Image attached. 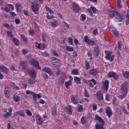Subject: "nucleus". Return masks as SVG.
I'll use <instances>...</instances> for the list:
<instances>
[{
    "label": "nucleus",
    "instance_id": "1",
    "mask_svg": "<svg viewBox=\"0 0 129 129\" xmlns=\"http://www.w3.org/2000/svg\"><path fill=\"white\" fill-rule=\"evenodd\" d=\"M109 15L111 18H114V20L117 23H119V22H122L123 18L119 13L115 11L114 9H113L111 6L109 7Z\"/></svg>",
    "mask_w": 129,
    "mask_h": 129
},
{
    "label": "nucleus",
    "instance_id": "2",
    "mask_svg": "<svg viewBox=\"0 0 129 129\" xmlns=\"http://www.w3.org/2000/svg\"><path fill=\"white\" fill-rule=\"evenodd\" d=\"M31 10L35 14H37L38 12H39V2L37 1H35L32 3Z\"/></svg>",
    "mask_w": 129,
    "mask_h": 129
},
{
    "label": "nucleus",
    "instance_id": "3",
    "mask_svg": "<svg viewBox=\"0 0 129 129\" xmlns=\"http://www.w3.org/2000/svg\"><path fill=\"white\" fill-rule=\"evenodd\" d=\"M128 83L124 82L120 86L121 92L125 93V94H127V91H128Z\"/></svg>",
    "mask_w": 129,
    "mask_h": 129
},
{
    "label": "nucleus",
    "instance_id": "4",
    "mask_svg": "<svg viewBox=\"0 0 129 129\" xmlns=\"http://www.w3.org/2000/svg\"><path fill=\"white\" fill-rule=\"evenodd\" d=\"M105 53L106 54L105 59L109 60L110 62L114 61V55L112 54V52L106 51Z\"/></svg>",
    "mask_w": 129,
    "mask_h": 129
},
{
    "label": "nucleus",
    "instance_id": "5",
    "mask_svg": "<svg viewBox=\"0 0 129 129\" xmlns=\"http://www.w3.org/2000/svg\"><path fill=\"white\" fill-rule=\"evenodd\" d=\"M84 41L87 42V44L88 45H90V46H96V43H95V41L93 40H91L89 39V38H88V36H85L84 37Z\"/></svg>",
    "mask_w": 129,
    "mask_h": 129
},
{
    "label": "nucleus",
    "instance_id": "6",
    "mask_svg": "<svg viewBox=\"0 0 129 129\" xmlns=\"http://www.w3.org/2000/svg\"><path fill=\"white\" fill-rule=\"evenodd\" d=\"M31 65L34 67V68H36L37 70H39L40 69V66H39V62L38 61L33 59L30 62Z\"/></svg>",
    "mask_w": 129,
    "mask_h": 129
},
{
    "label": "nucleus",
    "instance_id": "7",
    "mask_svg": "<svg viewBox=\"0 0 129 129\" xmlns=\"http://www.w3.org/2000/svg\"><path fill=\"white\" fill-rule=\"evenodd\" d=\"M108 77L109 78H113L115 80H117L118 79V75L116 74V73L113 72H110L108 74Z\"/></svg>",
    "mask_w": 129,
    "mask_h": 129
},
{
    "label": "nucleus",
    "instance_id": "8",
    "mask_svg": "<svg viewBox=\"0 0 129 129\" xmlns=\"http://www.w3.org/2000/svg\"><path fill=\"white\" fill-rule=\"evenodd\" d=\"M71 100L73 104H77L78 103V96L77 95H72L71 98Z\"/></svg>",
    "mask_w": 129,
    "mask_h": 129
},
{
    "label": "nucleus",
    "instance_id": "9",
    "mask_svg": "<svg viewBox=\"0 0 129 129\" xmlns=\"http://www.w3.org/2000/svg\"><path fill=\"white\" fill-rule=\"evenodd\" d=\"M109 84V82L108 80H106L103 82V85L102 87V89L104 90V91H107L108 90V85Z\"/></svg>",
    "mask_w": 129,
    "mask_h": 129
},
{
    "label": "nucleus",
    "instance_id": "10",
    "mask_svg": "<svg viewBox=\"0 0 129 129\" xmlns=\"http://www.w3.org/2000/svg\"><path fill=\"white\" fill-rule=\"evenodd\" d=\"M73 9L75 13H79L80 12V7L75 2L73 3Z\"/></svg>",
    "mask_w": 129,
    "mask_h": 129
},
{
    "label": "nucleus",
    "instance_id": "11",
    "mask_svg": "<svg viewBox=\"0 0 129 129\" xmlns=\"http://www.w3.org/2000/svg\"><path fill=\"white\" fill-rule=\"evenodd\" d=\"M20 115V116H21V117H25L26 116V114H25V111L24 110H19L18 111L15 112L14 113V116H17V115Z\"/></svg>",
    "mask_w": 129,
    "mask_h": 129
},
{
    "label": "nucleus",
    "instance_id": "12",
    "mask_svg": "<svg viewBox=\"0 0 129 129\" xmlns=\"http://www.w3.org/2000/svg\"><path fill=\"white\" fill-rule=\"evenodd\" d=\"M35 47H37L38 49H42V50H44V49L47 47V46L44 43H38V42H35Z\"/></svg>",
    "mask_w": 129,
    "mask_h": 129
},
{
    "label": "nucleus",
    "instance_id": "13",
    "mask_svg": "<svg viewBox=\"0 0 129 129\" xmlns=\"http://www.w3.org/2000/svg\"><path fill=\"white\" fill-rule=\"evenodd\" d=\"M8 112H7V113H4L3 115V116L5 118H8L9 116H12V112H13V108L12 107H10L9 109H8Z\"/></svg>",
    "mask_w": 129,
    "mask_h": 129
},
{
    "label": "nucleus",
    "instance_id": "14",
    "mask_svg": "<svg viewBox=\"0 0 129 129\" xmlns=\"http://www.w3.org/2000/svg\"><path fill=\"white\" fill-rule=\"evenodd\" d=\"M95 120L96 123H105L104 120L97 115H96Z\"/></svg>",
    "mask_w": 129,
    "mask_h": 129
},
{
    "label": "nucleus",
    "instance_id": "15",
    "mask_svg": "<svg viewBox=\"0 0 129 129\" xmlns=\"http://www.w3.org/2000/svg\"><path fill=\"white\" fill-rule=\"evenodd\" d=\"M96 96L99 101L102 100L103 99V94L101 93L100 91H98L96 93Z\"/></svg>",
    "mask_w": 129,
    "mask_h": 129
},
{
    "label": "nucleus",
    "instance_id": "16",
    "mask_svg": "<svg viewBox=\"0 0 129 129\" xmlns=\"http://www.w3.org/2000/svg\"><path fill=\"white\" fill-rule=\"evenodd\" d=\"M106 113L107 114L109 118L112 115V111L109 107H106L105 109Z\"/></svg>",
    "mask_w": 129,
    "mask_h": 129
},
{
    "label": "nucleus",
    "instance_id": "17",
    "mask_svg": "<svg viewBox=\"0 0 129 129\" xmlns=\"http://www.w3.org/2000/svg\"><path fill=\"white\" fill-rule=\"evenodd\" d=\"M36 120L37 124L38 125H41L43 123V119L39 115H37L36 117Z\"/></svg>",
    "mask_w": 129,
    "mask_h": 129
},
{
    "label": "nucleus",
    "instance_id": "18",
    "mask_svg": "<svg viewBox=\"0 0 129 129\" xmlns=\"http://www.w3.org/2000/svg\"><path fill=\"white\" fill-rule=\"evenodd\" d=\"M42 71L43 72H45L46 73H47L48 74H49V75H50L51 76H52V75H53V72L52 71H51V69H50L49 68H44L42 70Z\"/></svg>",
    "mask_w": 129,
    "mask_h": 129
},
{
    "label": "nucleus",
    "instance_id": "19",
    "mask_svg": "<svg viewBox=\"0 0 129 129\" xmlns=\"http://www.w3.org/2000/svg\"><path fill=\"white\" fill-rule=\"evenodd\" d=\"M29 75L32 78L36 77L37 76V72L34 70H31L29 72Z\"/></svg>",
    "mask_w": 129,
    "mask_h": 129
},
{
    "label": "nucleus",
    "instance_id": "20",
    "mask_svg": "<svg viewBox=\"0 0 129 129\" xmlns=\"http://www.w3.org/2000/svg\"><path fill=\"white\" fill-rule=\"evenodd\" d=\"M94 53L95 54V57L97 58L98 57V56H99V48L98 46H95L94 47Z\"/></svg>",
    "mask_w": 129,
    "mask_h": 129
},
{
    "label": "nucleus",
    "instance_id": "21",
    "mask_svg": "<svg viewBox=\"0 0 129 129\" xmlns=\"http://www.w3.org/2000/svg\"><path fill=\"white\" fill-rule=\"evenodd\" d=\"M104 124H105V123H96L95 125L96 129H105Z\"/></svg>",
    "mask_w": 129,
    "mask_h": 129
},
{
    "label": "nucleus",
    "instance_id": "22",
    "mask_svg": "<svg viewBox=\"0 0 129 129\" xmlns=\"http://www.w3.org/2000/svg\"><path fill=\"white\" fill-rule=\"evenodd\" d=\"M89 74H90V75H92V76H96L97 74V71L94 69H92L89 71Z\"/></svg>",
    "mask_w": 129,
    "mask_h": 129
},
{
    "label": "nucleus",
    "instance_id": "23",
    "mask_svg": "<svg viewBox=\"0 0 129 129\" xmlns=\"http://www.w3.org/2000/svg\"><path fill=\"white\" fill-rule=\"evenodd\" d=\"M0 70L2 72L5 73L6 74H8V72L9 71V70L5 66H1L0 67Z\"/></svg>",
    "mask_w": 129,
    "mask_h": 129
},
{
    "label": "nucleus",
    "instance_id": "24",
    "mask_svg": "<svg viewBox=\"0 0 129 129\" xmlns=\"http://www.w3.org/2000/svg\"><path fill=\"white\" fill-rule=\"evenodd\" d=\"M21 8H22V5H21L20 3L17 4L15 6V9H16L17 12H18L19 13H21L22 11Z\"/></svg>",
    "mask_w": 129,
    "mask_h": 129
},
{
    "label": "nucleus",
    "instance_id": "25",
    "mask_svg": "<svg viewBox=\"0 0 129 129\" xmlns=\"http://www.w3.org/2000/svg\"><path fill=\"white\" fill-rule=\"evenodd\" d=\"M11 93V91H10V89L8 88H5V91H4V93L5 94L6 97L7 98H9L10 97V93Z\"/></svg>",
    "mask_w": 129,
    "mask_h": 129
},
{
    "label": "nucleus",
    "instance_id": "26",
    "mask_svg": "<svg viewBox=\"0 0 129 129\" xmlns=\"http://www.w3.org/2000/svg\"><path fill=\"white\" fill-rule=\"evenodd\" d=\"M50 25L52 28H56V27H58V26H59V23L58 21L55 20L53 22H51Z\"/></svg>",
    "mask_w": 129,
    "mask_h": 129
},
{
    "label": "nucleus",
    "instance_id": "27",
    "mask_svg": "<svg viewBox=\"0 0 129 129\" xmlns=\"http://www.w3.org/2000/svg\"><path fill=\"white\" fill-rule=\"evenodd\" d=\"M65 109L68 111L69 114H72V107L71 106L68 105Z\"/></svg>",
    "mask_w": 129,
    "mask_h": 129
},
{
    "label": "nucleus",
    "instance_id": "28",
    "mask_svg": "<svg viewBox=\"0 0 129 129\" xmlns=\"http://www.w3.org/2000/svg\"><path fill=\"white\" fill-rule=\"evenodd\" d=\"M13 98L15 102H19V101L21 100V97L19 96L18 95H14Z\"/></svg>",
    "mask_w": 129,
    "mask_h": 129
},
{
    "label": "nucleus",
    "instance_id": "29",
    "mask_svg": "<svg viewBox=\"0 0 129 129\" xmlns=\"http://www.w3.org/2000/svg\"><path fill=\"white\" fill-rule=\"evenodd\" d=\"M89 82H90V84H89L90 87H93V84L94 85H96V81L94 79H92L90 80ZM92 83H93V84H92Z\"/></svg>",
    "mask_w": 129,
    "mask_h": 129
},
{
    "label": "nucleus",
    "instance_id": "30",
    "mask_svg": "<svg viewBox=\"0 0 129 129\" xmlns=\"http://www.w3.org/2000/svg\"><path fill=\"white\" fill-rule=\"evenodd\" d=\"M60 66V63H57L56 64L53 63L52 66L53 69L54 70H57V69H59V67Z\"/></svg>",
    "mask_w": 129,
    "mask_h": 129
},
{
    "label": "nucleus",
    "instance_id": "31",
    "mask_svg": "<svg viewBox=\"0 0 129 129\" xmlns=\"http://www.w3.org/2000/svg\"><path fill=\"white\" fill-rule=\"evenodd\" d=\"M77 109L79 112H81V111H83V106L78 104L77 107Z\"/></svg>",
    "mask_w": 129,
    "mask_h": 129
},
{
    "label": "nucleus",
    "instance_id": "32",
    "mask_svg": "<svg viewBox=\"0 0 129 129\" xmlns=\"http://www.w3.org/2000/svg\"><path fill=\"white\" fill-rule=\"evenodd\" d=\"M32 96L35 100H37V97L38 98H41V97H42V96H41V95L39 94H36L35 93H33V94H32Z\"/></svg>",
    "mask_w": 129,
    "mask_h": 129
},
{
    "label": "nucleus",
    "instance_id": "33",
    "mask_svg": "<svg viewBox=\"0 0 129 129\" xmlns=\"http://www.w3.org/2000/svg\"><path fill=\"white\" fill-rule=\"evenodd\" d=\"M13 41L16 46H19V45H20V41L17 38H13Z\"/></svg>",
    "mask_w": 129,
    "mask_h": 129
},
{
    "label": "nucleus",
    "instance_id": "34",
    "mask_svg": "<svg viewBox=\"0 0 129 129\" xmlns=\"http://www.w3.org/2000/svg\"><path fill=\"white\" fill-rule=\"evenodd\" d=\"M7 36L11 38V39L14 38V34H13V32L12 31H7Z\"/></svg>",
    "mask_w": 129,
    "mask_h": 129
},
{
    "label": "nucleus",
    "instance_id": "35",
    "mask_svg": "<svg viewBox=\"0 0 129 129\" xmlns=\"http://www.w3.org/2000/svg\"><path fill=\"white\" fill-rule=\"evenodd\" d=\"M51 111L52 114H53V115H56V114H57V108H56V106H53Z\"/></svg>",
    "mask_w": 129,
    "mask_h": 129
},
{
    "label": "nucleus",
    "instance_id": "36",
    "mask_svg": "<svg viewBox=\"0 0 129 129\" xmlns=\"http://www.w3.org/2000/svg\"><path fill=\"white\" fill-rule=\"evenodd\" d=\"M122 95L120 96H118V98L119 99H121L122 100L123 99V98H124V97H125L126 96V94H125V93L123 92H121Z\"/></svg>",
    "mask_w": 129,
    "mask_h": 129
},
{
    "label": "nucleus",
    "instance_id": "37",
    "mask_svg": "<svg viewBox=\"0 0 129 129\" xmlns=\"http://www.w3.org/2000/svg\"><path fill=\"white\" fill-rule=\"evenodd\" d=\"M74 80L76 82L77 84H81V82H80V81H81V79H80V78L77 77H75Z\"/></svg>",
    "mask_w": 129,
    "mask_h": 129
},
{
    "label": "nucleus",
    "instance_id": "38",
    "mask_svg": "<svg viewBox=\"0 0 129 129\" xmlns=\"http://www.w3.org/2000/svg\"><path fill=\"white\" fill-rule=\"evenodd\" d=\"M35 82V78L30 77V79H29L28 83L32 85V84H34Z\"/></svg>",
    "mask_w": 129,
    "mask_h": 129
},
{
    "label": "nucleus",
    "instance_id": "39",
    "mask_svg": "<svg viewBox=\"0 0 129 129\" xmlns=\"http://www.w3.org/2000/svg\"><path fill=\"white\" fill-rule=\"evenodd\" d=\"M71 84H72V83L71 81H69L68 82H66L65 85L67 89L69 88V86H71Z\"/></svg>",
    "mask_w": 129,
    "mask_h": 129
},
{
    "label": "nucleus",
    "instance_id": "40",
    "mask_svg": "<svg viewBox=\"0 0 129 129\" xmlns=\"http://www.w3.org/2000/svg\"><path fill=\"white\" fill-rule=\"evenodd\" d=\"M66 49H67V51H68V52H72L74 51V48L71 46H67L66 47Z\"/></svg>",
    "mask_w": 129,
    "mask_h": 129
},
{
    "label": "nucleus",
    "instance_id": "41",
    "mask_svg": "<svg viewBox=\"0 0 129 129\" xmlns=\"http://www.w3.org/2000/svg\"><path fill=\"white\" fill-rule=\"evenodd\" d=\"M123 76L124 78H129V72H123L122 73Z\"/></svg>",
    "mask_w": 129,
    "mask_h": 129
},
{
    "label": "nucleus",
    "instance_id": "42",
    "mask_svg": "<svg viewBox=\"0 0 129 129\" xmlns=\"http://www.w3.org/2000/svg\"><path fill=\"white\" fill-rule=\"evenodd\" d=\"M72 74L73 75H78L79 72L77 70L74 69L72 71Z\"/></svg>",
    "mask_w": 129,
    "mask_h": 129
},
{
    "label": "nucleus",
    "instance_id": "43",
    "mask_svg": "<svg viewBox=\"0 0 129 129\" xmlns=\"http://www.w3.org/2000/svg\"><path fill=\"white\" fill-rule=\"evenodd\" d=\"M34 25H35V30L37 33H40V28L38 26L37 23H36V22H34Z\"/></svg>",
    "mask_w": 129,
    "mask_h": 129
},
{
    "label": "nucleus",
    "instance_id": "44",
    "mask_svg": "<svg viewBox=\"0 0 129 129\" xmlns=\"http://www.w3.org/2000/svg\"><path fill=\"white\" fill-rule=\"evenodd\" d=\"M89 68H90V64H89V62H88V61H86L85 62L86 70H89Z\"/></svg>",
    "mask_w": 129,
    "mask_h": 129
},
{
    "label": "nucleus",
    "instance_id": "45",
    "mask_svg": "<svg viewBox=\"0 0 129 129\" xmlns=\"http://www.w3.org/2000/svg\"><path fill=\"white\" fill-rule=\"evenodd\" d=\"M11 85H12L14 89H15V90H20V88L18 86H16V85H15V83H11Z\"/></svg>",
    "mask_w": 129,
    "mask_h": 129
},
{
    "label": "nucleus",
    "instance_id": "46",
    "mask_svg": "<svg viewBox=\"0 0 129 129\" xmlns=\"http://www.w3.org/2000/svg\"><path fill=\"white\" fill-rule=\"evenodd\" d=\"M63 26L64 28H67V29H70V26L66 22H63Z\"/></svg>",
    "mask_w": 129,
    "mask_h": 129
},
{
    "label": "nucleus",
    "instance_id": "47",
    "mask_svg": "<svg viewBox=\"0 0 129 129\" xmlns=\"http://www.w3.org/2000/svg\"><path fill=\"white\" fill-rule=\"evenodd\" d=\"M111 32L113 33L114 36H118V31L116 30V29H114L113 30H111Z\"/></svg>",
    "mask_w": 129,
    "mask_h": 129
},
{
    "label": "nucleus",
    "instance_id": "48",
    "mask_svg": "<svg viewBox=\"0 0 129 129\" xmlns=\"http://www.w3.org/2000/svg\"><path fill=\"white\" fill-rule=\"evenodd\" d=\"M58 83L59 84H64V79L62 77L58 78Z\"/></svg>",
    "mask_w": 129,
    "mask_h": 129
},
{
    "label": "nucleus",
    "instance_id": "49",
    "mask_svg": "<svg viewBox=\"0 0 129 129\" xmlns=\"http://www.w3.org/2000/svg\"><path fill=\"white\" fill-rule=\"evenodd\" d=\"M21 38L23 40V41L26 43L27 41L28 40V38H27V37L26 36H25V35L21 34Z\"/></svg>",
    "mask_w": 129,
    "mask_h": 129
},
{
    "label": "nucleus",
    "instance_id": "50",
    "mask_svg": "<svg viewBox=\"0 0 129 129\" xmlns=\"http://www.w3.org/2000/svg\"><path fill=\"white\" fill-rule=\"evenodd\" d=\"M26 113L28 115H29V116H32V112H31V111H30L29 109H27L25 110Z\"/></svg>",
    "mask_w": 129,
    "mask_h": 129
},
{
    "label": "nucleus",
    "instance_id": "51",
    "mask_svg": "<svg viewBox=\"0 0 129 129\" xmlns=\"http://www.w3.org/2000/svg\"><path fill=\"white\" fill-rule=\"evenodd\" d=\"M81 121L83 124H85V123H86V119H85V117H82Z\"/></svg>",
    "mask_w": 129,
    "mask_h": 129
},
{
    "label": "nucleus",
    "instance_id": "52",
    "mask_svg": "<svg viewBox=\"0 0 129 129\" xmlns=\"http://www.w3.org/2000/svg\"><path fill=\"white\" fill-rule=\"evenodd\" d=\"M80 18H81V21H85V20H86V16L84 14H82Z\"/></svg>",
    "mask_w": 129,
    "mask_h": 129
},
{
    "label": "nucleus",
    "instance_id": "53",
    "mask_svg": "<svg viewBox=\"0 0 129 129\" xmlns=\"http://www.w3.org/2000/svg\"><path fill=\"white\" fill-rule=\"evenodd\" d=\"M3 26L4 27H5V28H7V29H10V30H12V28H11V26H10V25H9V24L8 23H6L4 24Z\"/></svg>",
    "mask_w": 129,
    "mask_h": 129
},
{
    "label": "nucleus",
    "instance_id": "54",
    "mask_svg": "<svg viewBox=\"0 0 129 129\" xmlns=\"http://www.w3.org/2000/svg\"><path fill=\"white\" fill-rule=\"evenodd\" d=\"M68 43L69 44V45H72V44H73V41L72 40V38L71 37H69L68 38Z\"/></svg>",
    "mask_w": 129,
    "mask_h": 129
},
{
    "label": "nucleus",
    "instance_id": "55",
    "mask_svg": "<svg viewBox=\"0 0 129 129\" xmlns=\"http://www.w3.org/2000/svg\"><path fill=\"white\" fill-rule=\"evenodd\" d=\"M126 25H127L129 24V15L128 14H126Z\"/></svg>",
    "mask_w": 129,
    "mask_h": 129
},
{
    "label": "nucleus",
    "instance_id": "56",
    "mask_svg": "<svg viewBox=\"0 0 129 129\" xmlns=\"http://www.w3.org/2000/svg\"><path fill=\"white\" fill-rule=\"evenodd\" d=\"M20 66L21 68H23V69H25V62L24 61H20Z\"/></svg>",
    "mask_w": 129,
    "mask_h": 129
},
{
    "label": "nucleus",
    "instance_id": "57",
    "mask_svg": "<svg viewBox=\"0 0 129 129\" xmlns=\"http://www.w3.org/2000/svg\"><path fill=\"white\" fill-rule=\"evenodd\" d=\"M85 96L86 97H89V94L88 93V91L86 89H85Z\"/></svg>",
    "mask_w": 129,
    "mask_h": 129
},
{
    "label": "nucleus",
    "instance_id": "58",
    "mask_svg": "<svg viewBox=\"0 0 129 129\" xmlns=\"http://www.w3.org/2000/svg\"><path fill=\"white\" fill-rule=\"evenodd\" d=\"M22 53L23 55H26V54L29 53V50L28 49H22Z\"/></svg>",
    "mask_w": 129,
    "mask_h": 129
},
{
    "label": "nucleus",
    "instance_id": "59",
    "mask_svg": "<svg viewBox=\"0 0 129 129\" xmlns=\"http://www.w3.org/2000/svg\"><path fill=\"white\" fill-rule=\"evenodd\" d=\"M91 10H92V11L94 14H95V13H96V12H97V10H96V8H95L94 7L91 8Z\"/></svg>",
    "mask_w": 129,
    "mask_h": 129
},
{
    "label": "nucleus",
    "instance_id": "60",
    "mask_svg": "<svg viewBox=\"0 0 129 129\" xmlns=\"http://www.w3.org/2000/svg\"><path fill=\"white\" fill-rule=\"evenodd\" d=\"M46 18L48 19V20H51V19H53V16H50L49 15V13H46Z\"/></svg>",
    "mask_w": 129,
    "mask_h": 129
},
{
    "label": "nucleus",
    "instance_id": "61",
    "mask_svg": "<svg viewBox=\"0 0 129 129\" xmlns=\"http://www.w3.org/2000/svg\"><path fill=\"white\" fill-rule=\"evenodd\" d=\"M33 94H34V92H32L31 91H30V90L26 91V94H31V95H33Z\"/></svg>",
    "mask_w": 129,
    "mask_h": 129
},
{
    "label": "nucleus",
    "instance_id": "62",
    "mask_svg": "<svg viewBox=\"0 0 129 129\" xmlns=\"http://www.w3.org/2000/svg\"><path fill=\"white\" fill-rule=\"evenodd\" d=\"M93 35H97L98 34V31L97 30V29H95L93 31Z\"/></svg>",
    "mask_w": 129,
    "mask_h": 129
},
{
    "label": "nucleus",
    "instance_id": "63",
    "mask_svg": "<svg viewBox=\"0 0 129 129\" xmlns=\"http://www.w3.org/2000/svg\"><path fill=\"white\" fill-rule=\"evenodd\" d=\"M15 23H16V25H19V24H20V23H21V21L19 19H15Z\"/></svg>",
    "mask_w": 129,
    "mask_h": 129
},
{
    "label": "nucleus",
    "instance_id": "64",
    "mask_svg": "<svg viewBox=\"0 0 129 129\" xmlns=\"http://www.w3.org/2000/svg\"><path fill=\"white\" fill-rule=\"evenodd\" d=\"M116 100H117V99L115 98V97H114L112 101L113 105H115V101H116Z\"/></svg>",
    "mask_w": 129,
    "mask_h": 129
}]
</instances>
